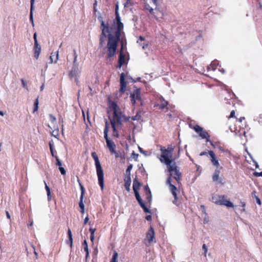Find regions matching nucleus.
Masks as SVG:
<instances>
[{
	"instance_id": "f257e3e1",
	"label": "nucleus",
	"mask_w": 262,
	"mask_h": 262,
	"mask_svg": "<svg viewBox=\"0 0 262 262\" xmlns=\"http://www.w3.org/2000/svg\"><path fill=\"white\" fill-rule=\"evenodd\" d=\"M173 150L174 148L171 145H169L167 148L164 146H161V154L160 160L162 163L166 165L168 170L170 173L169 176L166 181V183L169 185L170 190L174 196L173 203L177 204L178 198L177 191L178 189L176 186L171 184V177H172L178 184L180 183L181 172L180 171L179 167L176 165V163L174 161L176 158L173 159Z\"/></svg>"
},
{
	"instance_id": "f03ea898",
	"label": "nucleus",
	"mask_w": 262,
	"mask_h": 262,
	"mask_svg": "<svg viewBox=\"0 0 262 262\" xmlns=\"http://www.w3.org/2000/svg\"><path fill=\"white\" fill-rule=\"evenodd\" d=\"M114 23H116L117 29L115 32V35L112 34H108V41L106 49H107L106 58L110 59L116 54L118 43L120 40L121 32L123 29V24L121 21L120 16L115 17Z\"/></svg>"
},
{
	"instance_id": "7ed1b4c3",
	"label": "nucleus",
	"mask_w": 262,
	"mask_h": 262,
	"mask_svg": "<svg viewBox=\"0 0 262 262\" xmlns=\"http://www.w3.org/2000/svg\"><path fill=\"white\" fill-rule=\"evenodd\" d=\"M108 107L113 111L112 117H109L111 123L117 124L121 128L123 122L129 121L130 117L125 115L124 112L122 111L116 102L110 101Z\"/></svg>"
},
{
	"instance_id": "20e7f679",
	"label": "nucleus",
	"mask_w": 262,
	"mask_h": 262,
	"mask_svg": "<svg viewBox=\"0 0 262 262\" xmlns=\"http://www.w3.org/2000/svg\"><path fill=\"white\" fill-rule=\"evenodd\" d=\"M109 124L107 121L106 120L105 122V128L104 129V138L105 140L107 147L109 149L111 154H115L116 158L122 157V156L121 153L120 151H116V145L115 143L113 141L110 140L108 138V133L109 132Z\"/></svg>"
},
{
	"instance_id": "39448f33",
	"label": "nucleus",
	"mask_w": 262,
	"mask_h": 262,
	"mask_svg": "<svg viewBox=\"0 0 262 262\" xmlns=\"http://www.w3.org/2000/svg\"><path fill=\"white\" fill-rule=\"evenodd\" d=\"M92 157L95 161V164L96 166V173L98 177V184L101 188V190H103L104 187V173L102 168L101 166L98 157L96 152H92Z\"/></svg>"
},
{
	"instance_id": "423d86ee",
	"label": "nucleus",
	"mask_w": 262,
	"mask_h": 262,
	"mask_svg": "<svg viewBox=\"0 0 262 262\" xmlns=\"http://www.w3.org/2000/svg\"><path fill=\"white\" fill-rule=\"evenodd\" d=\"M211 201L217 205L225 206L228 208L233 207V203L228 199L225 195H213L211 198Z\"/></svg>"
},
{
	"instance_id": "0eeeda50",
	"label": "nucleus",
	"mask_w": 262,
	"mask_h": 262,
	"mask_svg": "<svg viewBox=\"0 0 262 262\" xmlns=\"http://www.w3.org/2000/svg\"><path fill=\"white\" fill-rule=\"evenodd\" d=\"M100 29L102 31L101 34L99 38V46L102 47L103 42L104 41V38L106 37H108V34H111L113 30V28L110 27L108 23L105 24V22L102 20H100Z\"/></svg>"
},
{
	"instance_id": "6e6552de",
	"label": "nucleus",
	"mask_w": 262,
	"mask_h": 262,
	"mask_svg": "<svg viewBox=\"0 0 262 262\" xmlns=\"http://www.w3.org/2000/svg\"><path fill=\"white\" fill-rule=\"evenodd\" d=\"M130 98L133 105L135 106L137 101L139 102L141 105L142 104L143 101L141 97V92L139 89L135 90L133 93L130 94Z\"/></svg>"
},
{
	"instance_id": "1a4fd4ad",
	"label": "nucleus",
	"mask_w": 262,
	"mask_h": 262,
	"mask_svg": "<svg viewBox=\"0 0 262 262\" xmlns=\"http://www.w3.org/2000/svg\"><path fill=\"white\" fill-rule=\"evenodd\" d=\"M193 129L198 134H199V136L202 138L205 139L206 142L210 141V135L203 128L199 126V125H195L193 127Z\"/></svg>"
},
{
	"instance_id": "9d476101",
	"label": "nucleus",
	"mask_w": 262,
	"mask_h": 262,
	"mask_svg": "<svg viewBox=\"0 0 262 262\" xmlns=\"http://www.w3.org/2000/svg\"><path fill=\"white\" fill-rule=\"evenodd\" d=\"M77 181L79 184V186H80V190H81V195H80V201L79 203V206L80 208V212L82 214H83L84 212V205L83 202V197H84V193H85V189L78 178Z\"/></svg>"
},
{
	"instance_id": "9b49d317",
	"label": "nucleus",
	"mask_w": 262,
	"mask_h": 262,
	"mask_svg": "<svg viewBox=\"0 0 262 262\" xmlns=\"http://www.w3.org/2000/svg\"><path fill=\"white\" fill-rule=\"evenodd\" d=\"M222 167H220V168H216L212 176V179L213 182L217 183V184H223L222 182V179L221 177H220V174L221 173L220 169H222Z\"/></svg>"
},
{
	"instance_id": "f8f14e48",
	"label": "nucleus",
	"mask_w": 262,
	"mask_h": 262,
	"mask_svg": "<svg viewBox=\"0 0 262 262\" xmlns=\"http://www.w3.org/2000/svg\"><path fill=\"white\" fill-rule=\"evenodd\" d=\"M125 75L124 73H122L120 76V88L119 92L123 94L125 93L126 88V82L125 81Z\"/></svg>"
},
{
	"instance_id": "ddd939ff",
	"label": "nucleus",
	"mask_w": 262,
	"mask_h": 262,
	"mask_svg": "<svg viewBox=\"0 0 262 262\" xmlns=\"http://www.w3.org/2000/svg\"><path fill=\"white\" fill-rule=\"evenodd\" d=\"M134 193L138 203L142 207V208L143 209L144 211L146 213H150V210L146 207L145 204L143 203L142 199L141 198L139 195L138 191H134Z\"/></svg>"
},
{
	"instance_id": "4468645a",
	"label": "nucleus",
	"mask_w": 262,
	"mask_h": 262,
	"mask_svg": "<svg viewBox=\"0 0 262 262\" xmlns=\"http://www.w3.org/2000/svg\"><path fill=\"white\" fill-rule=\"evenodd\" d=\"M208 154L210 157V161L212 164L216 168H219L220 166L219 160L217 159L214 152L212 150H209Z\"/></svg>"
},
{
	"instance_id": "2eb2a0df",
	"label": "nucleus",
	"mask_w": 262,
	"mask_h": 262,
	"mask_svg": "<svg viewBox=\"0 0 262 262\" xmlns=\"http://www.w3.org/2000/svg\"><path fill=\"white\" fill-rule=\"evenodd\" d=\"M155 234L154 229L152 227L150 226L148 232L146 233V238L148 239V241L149 243L152 242L153 240L155 239Z\"/></svg>"
},
{
	"instance_id": "dca6fc26",
	"label": "nucleus",
	"mask_w": 262,
	"mask_h": 262,
	"mask_svg": "<svg viewBox=\"0 0 262 262\" xmlns=\"http://www.w3.org/2000/svg\"><path fill=\"white\" fill-rule=\"evenodd\" d=\"M81 73V71L78 68V66H73L71 71L69 73V76L71 78L76 77Z\"/></svg>"
},
{
	"instance_id": "f3484780",
	"label": "nucleus",
	"mask_w": 262,
	"mask_h": 262,
	"mask_svg": "<svg viewBox=\"0 0 262 262\" xmlns=\"http://www.w3.org/2000/svg\"><path fill=\"white\" fill-rule=\"evenodd\" d=\"M123 47H121L118 60V67L121 68L125 63V55L122 52Z\"/></svg>"
},
{
	"instance_id": "a211bd4d",
	"label": "nucleus",
	"mask_w": 262,
	"mask_h": 262,
	"mask_svg": "<svg viewBox=\"0 0 262 262\" xmlns=\"http://www.w3.org/2000/svg\"><path fill=\"white\" fill-rule=\"evenodd\" d=\"M124 187L125 189L129 192L130 191V186L132 182L130 177H124Z\"/></svg>"
},
{
	"instance_id": "6ab92c4d",
	"label": "nucleus",
	"mask_w": 262,
	"mask_h": 262,
	"mask_svg": "<svg viewBox=\"0 0 262 262\" xmlns=\"http://www.w3.org/2000/svg\"><path fill=\"white\" fill-rule=\"evenodd\" d=\"M111 124L113 128V136L118 138L119 137V134L117 128L119 127V126L117 125V124H114V123H111Z\"/></svg>"
},
{
	"instance_id": "aec40b11",
	"label": "nucleus",
	"mask_w": 262,
	"mask_h": 262,
	"mask_svg": "<svg viewBox=\"0 0 262 262\" xmlns=\"http://www.w3.org/2000/svg\"><path fill=\"white\" fill-rule=\"evenodd\" d=\"M144 5L143 7V10L145 11H148L150 14H154V9L150 6L147 3V0H144Z\"/></svg>"
},
{
	"instance_id": "412c9836",
	"label": "nucleus",
	"mask_w": 262,
	"mask_h": 262,
	"mask_svg": "<svg viewBox=\"0 0 262 262\" xmlns=\"http://www.w3.org/2000/svg\"><path fill=\"white\" fill-rule=\"evenodd\" d=\"M40 52H41V47L39 46V45L38 44V43H37V46H36V44H34V57L36 59H38V58L39 56V54L40 53Z\"/></svg>"
},
{
	"instance_id": "4be33fe9",
	"label": "nucleus",
	"mask_w": 262,
	"mask_h": 262,
	"mask_svg": "<svg viewBox=\"0 0 262 262\" xmlns=\"http://www.w3.org/2000/svg\"><path fill=\"white\" fill-rule=\"evenodd\" d=\"M216 148L224 153L230 154V151L226 148L224 145L221 144L220 142H216Z\"/></svg>"
},
{
	"instance_id": "5701e85b",
	"label": "nucleus",
	"mask_w": 262,
	"mask_h": 262,
	"mask_svg": "<svg viewBox=\"0 0 262 262\" xmlns=\"http://www.w3.org/2000/svg\"><path fill=\"white\" fill-rule=\"evenodd\" d=\"M68 235L69 240L67 241V244H69L71 248H72L73 247V237L72 232L70 228H68Z\"/></svg>"
},
{
	"instance_id": "b1692460",
	"label": "nucleus",
	"mask_w": 262,
	"mask_h": 262,
	"mask_svg": "<svg viewBox=\"0 0 262 262\" xmlns=\"http://www.w3.org/2000/svg\"><path fill=\"white\" fill-rule=\"evenodd\" d=\"M82 246L83 247V250L86 253L85 259H87L89 257V251L88 243L85 239L82 243Z\"/></svg>"
},
{
	"instance_id": "393cba45",
	"label": "nucleus",
	"mask_w": 262,
	"mask_h": 262,
	"mask_svg": "<svg viewBox=\"0 0 262 262\" xmlns=\"http://www.w3.org/2000/svg\"><path fill=\"white\" fill-rule=\"evenodd\" d=\"M140 186L141 183L137 181V178H135L133 180V188L134 191H138L139 189H140Z\"/></svg>"
},
{
	"instance_id": "a878e982",
	"label": "nucleus",
	"mask_w": 262,
	"mask_h": 262,
	"mask_svg": "<svg viewBox=\"0 0 262 262\" xmlns=\"http://www.w3.org/2000/svg\"><path fill=\"white\" fill-rule=\"evenodd\" d=\"M162 103L160 105L159 104H155L154 106H159V108L161 110H163L165 108H167V106L168 105V102L164 100L163 98H162Z\"/></svg>"
},
{
	"instance_id": "bb28decb",
	"label": "nucleus",
	"mask_w": 262,
	"mask_h": 262,
	"mask_svg": "<svg viewBox=\"0 0 262 262\" xmlns=\"http://www.w3.org/2000/svg\"><path fill=\"white\" fill-rule=\"evenodd\" d=\"M217 65H218V63L217 62V61H213L208 67V69L211 70L212 71H215L216 70V69L217 68Z\"/></svg>"
},
{
	"instance_id": "cd10ccee",
	"label": "nucleus",
	"mask_w": 262,
	"mask_h": 262,
	"mask_svg": "<svg viewBox=\"0 0 262 262\" xmlns=\"http://www.w3.org/2000/svg\"><path fill=\"white\" fill-rule=\"evenodd\" d=\"M256 192L255 191H253L252 192V196L253 199H255L257 203L260 205H261V201L260 199L256 195Z\"/></svg>"
},
{
	"instance_id": "c85d7f7f",
	"label": "nucleus",
	"mask_w": 262,
	"mask_h": 262,
	"mask_svg": "<svg viewBox=\"0 0 262 262\" xmlns=\"http://www.w3.org/2000/svg\"><path fill=\"white\" fill-rule=\"evenodd\" d=\"M133 168V165L129 164L125 171V175L124 177H130V171Z\"/></svg>"
},
{
	"instance_id": "c756f323",
	"label": "nucleus",
	"mask_w": 262,
	"mask_h": 262,
	"mask_svg": "<svg viewBox=\"0 0 262 262\" xmlns=\"http://www.w3.org/2000/svg\"><path fill=\"white\" fill-rule=\"evenodd\" d=\"M118 257V254L116 251H114L113 252V255L112 257V259L110 260V262H117V258Z\"/></svg>"
},
{
	"instance_id": "7c9ffc66",
	"label": "nucleus",
	"mask_w": 262,
	"mask_h": 262,
	"mask_svg": "<svg viewBox=\"0 0 262 262\" xmlns=\"http://www.w3.org/2000/svg\"><path fill=\"white\" fill-rule=\"evenodd\" d=\"M49 147L52 156L55 158V156H57L56 151L54 150L53 145L51 142L49 143Z\"/></svg>"
},
{
	"instance_id": "2f4dec72",
	"label": "nucleus",
	"mask_w": 262,
	"mask_h": 262,
	"mask_svg": "<svg viewBox=\"0 0 262 262\" xmlns=\"http://www.w3.org/2000/svg\"><path fill=\"white\" fill-rule=\"evenodd\" d=\"M44 183H45V188H46V190L47 192V195H48V200H51V191H50V189L49 187L47 185V183H46L45 181H44Z\"/></svg>"
},
{
	"instance_id": "473e14b6",
	"label": "nucleus",
	"mask_w": 262,
	"mask_h": 262,
	"mask_svg": "<svg viewBox=\"0 0 262 262\" xmlns=\"http://www.w3.org/2000/svg\"><path fill=\"white\" fill-rule=\"evenodd\" d=\"M115 16L116 17L120 16L119 13V3L118 2H117L115 4Z\"/></svg>"
},
{
	"instance_id": "72a5a7b5",
	"label": "nucleus",
	"mask_w": 262,
	"mask_h": 262,
	"mask_svg": "<svg viewBox=\"0 0 262 262\" xmlns=\"http://www.w3.org/2000/svg\"><path fill=\"white\" fill-rule=\"evenodd\" d=\"M38 108V99L37 98L34 103V110L33 112L37 111Z\"/></svg>"
},
{
	"instance_id": "f704fd0d",
	"label": "nucleus",
	"mask_w": 262,
	"mask_h": 262,
	"mask_svg": "<svg viewBox=\"0 0 262 262\" xmlns=\"http://www.w3.org/2000/svg\"><path fill=\"white\" fill-rule=\"evenodd\" d=\"M145 195H146V199L150 203V202L151 201V198H152L151 192H150L149 193H147L146 194H145Z\"/></svg>"
},
{
	"instance_id": "c9c22d12",
	"label": "nucleus",
	"mask_w": 262,
	"mask_h": 262,
	"mask_svg": "<svg viewBox=\"0 0 262 262\" xmlns=\"http://www.w3.org/2000/svg\"><path fill=\"white\" fill-rule=\"evenodd\" d=\"M141 118V116L139 114V113H137L135 116L132 117V120L133 121L139 120Z\"/></svg>"
},
{
	"instance_id": "e433bc0d",
	"label": "nucleus",
	"mask_w": 262,
	"mask_h": 262,
	"mask_svg": "<svg viewBox=\"0 0 262 262\" xmlns=\"http://www.w3.org/2000/svg\"><path fill=\"white\" fill-rule=\"evenodd\" d=\"M49 118H50V121L52 123H54L56 122V117L54 116H53L52 114H50Z\"/></svg>"
},
{
	"instance_id": "4c0bfd02",
	"label": "nucleus",
	"mask_w": 262,
	"mask_h": 262,
	"mask_svg": "<svg viewBox=\"0 0 262 262\" xmlns=\"http://www.w3.org/2000/svg\"><path fill=\"white\" fill-rule=\"evenodd\" d=\"M202 249L204 251V255L205 256V257H206L207 252V247L205 244L203 245Z\"/></svg>"
},
{
	"instance_id": "58836bf2",
	"label": "nucleus",
	"mask_w": 262,
	"mask_h": 262,
	"mask_svg": "<svg viewBox=\"0 0 262 262\" xmlns=\"http://www.w3.org/2000/svg\"><path fill=\"white\" fill-rule=\"evenodd\" d=\"M55 159H56V165L58 166L59 167H61L62 166V163L60 162L58 157V156H55Z\"/></svg>"
},
{
	"instance_id": "ea45409f",
	"label": "nucleus",
	"mask_w": 262,
	"mask_h": 262,
	"mask_svg": "<svg viewBox=\"0 0 262 262\" xmlns=\"http://www.w3.org/2000/svg\"><path fill=\"white\" fill-rule=\"evenodd\" d=\"M21 83H22V85L28 91V86L27 85V82L24 80V79H21Z\"/></svg>"
},
{
	"instance_id": "a19ab883",
	"label": "nucleus",
	"mask_w": 262,
	"mask_h": 262,
	"mask_svg": "<svg viewBox=\"0 0 262 262\" xmlns=\"http://www.w3.org/2000/svg\"><path fill=\"white\" fill-rule=\"evenodd\" d=\"M154 4L156 6H158L160 5V2H162L163 0H151Z\"/></svg>"
},
{
	"instance_id": "79ce46f5",
	"label": "nucleus",
	"mask_w": 262,
	"mask_h": 262,
	"mask_svg": "<svg viewBox=\"0 0 262 262\" xmlns=\"http://www.w3.org/2000/svg\"><path fill=\"white\" fill-rule=\"evenodd\" d=\"M33 11L30 10V20L32 22V26H34V22H33Z\"/></svg>"
},
{
	"instance_id": "37998d69",
	"label": "nucleus",
	"mask_w": 262,
	"mask_h": 262,
	"mask_svg": "<svg viewBox=\"0 0 262 262\" xmlns=\"http://www.w3.org/2000/svg\"><path fill=\"white\" fill-rule=\"evenodd\" d=\"M144 190L145 194H146L147 193H149V192H151L148 185H146V186H144Z\"/></svg>"
},
{
	"instance_id": "c03bdc74",
	"label": "nucleus",
	"mask_w": 262,
	"mask_h": 262,
	"mask_svg": "<svg viewBox=\"0 0 262 262\" xmlns=\"http://www.w3.org/2000/svg\"><path fill=\"white\" fill-rule=\"evenodd\" d=\"M59 169L61 174L65 175L66 174V170L62 166L59 167Z\"/></svg>"
},
{
	"instance_id": "a18cd8bd",
	"label": "nucleus",
	"mask_w": 262,
	"mask_h": 262,
	"mask_svg": "<svg viewBox=\"0 0 262 262\" xmlns=\"http://www.w3.org/2000/svg\"><path fill=\"white\" fill-rule=\"evenodd\" d=\"M253 175L256 177H262V171L260 172H253Z\"/></svg>"
},
{
	"instance_id": "49530a36",
	"label": "nucleus",
	"mask_w": 262,
	"mask_h": 262,
	"mask_svg": "<svg viewBox=\"0 0 262 262\" xmlns=\"http://www.w3.org/2000/svg\"><path fill=\"white\" fill-rule=\"evenodd\" d=\"M33 38H34V44H36V46H37L38 41H37V33H35L34 34Z\"/></svg>"
},
{
	"instance_id": "de8ad7c7",
	"label": "nucleus",
	"mask_w": 262,
	"mask_h": 262,
	"mask_svg": "<svg viewBox=\"0 0 262 262\" xmlns=\"http://www.w3.org/2000/svg\"><path fill=\"white\" fill-rule=\"evenodd\" d=\"M130 0H127L126 2L124 3V7H128L129 6H131L132 4L130 3Z\"/></svg>"
},
{
	"instance_id": "09e8293b",
	"label": "nucleus",
	"mask_w": 262,
	"mask_h": 262,
	"mask_svg": "<svg viewBox=\"0 0 262 262\" xmlns=\"http://www.w3.org/2000/svg\"><path fill=\"white\" fill-rule=\"evenodd\" d=\"M234 117H235V111H234V110H232L231 112L230 115L228 118H234Z\"/></svg>"
},
{
	"instance_id": "8fccbe9b",
	"label": "nucleus",
	"mask_w": 262,
	"mask_h": 262,
	"mask_svg": "<svg viewBox=\"0 0 262 262\" xmlns=\"http://www.w3.org/2000/svg\"><path fill=\"white\" fill-rule=\"evenodd\" d=\"M34 0H31L30 1V3H31V8H30V10H34Z\"/></svg>"
},
{
	"instance_id": "3c124183",
	"label": "nucleus",
	"mask_w": 262,
	"mask_h": 262,
	"mask_svg": "<svg viewBox=\"0 0 262 262\" xmlns=\"http://www.w3.org/2000/svg\"><path fill=\"white\" fill-rule=\"evenodd\" d=\"M96 231V229H93V228H90L89 229V231L91 233V235H94V233Z\"/></svg>"
},
{
	"instance_id": "603ef678",
	"label": "nucleus",
	"mask_w": 262,
	"mask_h": 262,
	"mask_svg": "<svg viewBox=\"0 0 262 262\" xmlns=\"http://www.w3.org/2000/svg\"><path fill=\"white\" fill-rule=\"evenodd\" d=\"M73 55H74V58L77 59V54L76 53V51L75 49L73 50Z\"/></svg>"
},
{
	"instance_id": "864d4df0",
	"label": "nucleus",
	"mask_w": 262,
	"mask_h": 262,
	"mask_svg": "<svg viewBox=\"0 0 262 262\" xmlns=\"http://www.w3.org/2000/svg\"><path fill=\"white\" fill-rule=\"evenodd\" d=\"M73 66H78V63H77V59L74 58Z\"/></svg>"
},
{
	"instance_id": "5fc2aeb1",
	"label": "nucleus",
	"mask_w": 262,
	"mask_h": 262,
	"mask_svg": "<svg viewBox=\"0 0 262 262\" xmlns=\"http://www.w3.org/2000/svg\"><path fill=\"white\" fill-rule=\"evenodd\" d=\"M147 221H150L152 220V217L150 215H148L145 217Z\"/></svg>"
},
{
	"instance_id": "6e6d98bb",
	"label": "nucleus",
	"mask_w": 262,
	"mask_h": 262,
	"mask_svg": "<svg viewBox=\"0 0 262 262\" xmlns=\"http://www.w3.org/2000/svg\"><path fill=\"white\" fill-rule=\"evenodd\" d=\"M89 218L88 217V215H87V216L84 220L83 224L86 225L87 224L88 222L89 221Z\"/></svg>"
},
{
	"instance_id": "4d7b16f0",
	"label": "nucleus",
	"mask_w": 262,
	"mask_h": 262,
	"mask_svg": "<svg viewBox=\"0 0 262 262\" xmlns=\"http://www.w3.org/2000/svg\"><path fill=\"white\" fill-rule=\"evenodd\" d=\"M237 119V120L238 121H239V122H241V123H242V121H243V120H245V118L244 117H241V118H239V119Z\"/></svg>"
},
{
	"instance_id": "13d9d810",
	"label": "nucleus",
	"mask_w": 262,
	"mask_h": 262,
	"mask_svg": "<svg viewBox=\"0 0 262 262\" xmlns=\"http://www.w3.org/2000/svg\"><path fill=\"white\" fill-rule=\"evenodd\" d=\"M207 154H208V152H206V151H202L201 152L200 154V156H204V155H207Z\"/></svg>"
},
{
	"instance_id": "bf43d9fd",
	"label": "nucleus",
	"mask_w": 262,
	"mask_h": 262,
	"mask_svg": "<svg viewBox=\"0 0 262 262\" xmlns=\"http://www.w3.org/2000/svg\"><path fill=\"white\" fill-rule=\"evenodd\" d=\"M210 143L211 146L214 148H216V142L214 144L211 141H209Z\"/></svg>"
},
{
	"instance_id": "052dcab7",
	"label": "nucleus",
	"mask_w": 262,
	"mask_h": 262,
	"mask_svg": "<svg viewBox=\"0 0 262 262\" xmlns=\"http://www.w3.org/2000/svg\"><path fill=\"white\" fill-rule=\"evenodd\" d=\"M6 214L7 217L9 219H10L11 216H10V213H9V212L8 211H6Z\"/></svg>"
},
{
	"instance_id": "680f3d73",
	"label": "nucleus",
	"mask_w": 262,
	"mask_h": 262,
	"mask_svg": "<svg viewBox=\"0 0 262 262\" xmlns=\"http://www.w3.org/2000/svg\"><path fill=\"white\" fill-rule=\"evenodd\" d=\"M90 239H91V241L93 243L94 240V235H90Z\"/></svg>"
},
{
	"instance_id": "e2e57ef3",
	"label": "nucleus",
	"mask_w": 262,
	"mask_h": 262,
	"mask_svg": "<svg viewBox=\"0 0 262 262\" xmlns=\"http://www.w3.org/2000/svg\"><path fill=\"white\" fill-rule=\"evenodd\" d=\"M145 40V38L143 36H140L139 37V40L144 41Z\"/></svg>"
},
{
	"instance_id": "0e129e2a",
	"label": "nucleus",
	"mask_w": 262,
	"mask_h": 262,
	"mask_svg": "<svg viewBox=\"0 0 262 262\" xmlns=\"http://www.w3.org/2000/svg\"><path fill=\"white\" fill-rule=\"evenodd\" d=\"M253 162L255 165V168H258V165L257 163L255 161H253Z\"/></svg>"
},
{
	"instance_id": "69168bd1",
	"label": "nucleus",
	"mask_w": 262,
	"mask_h": 262,
	"mask_svg": "<svg viewBox=\"0 0 262 262\" xmlns=\"http://www.w3.org/2000/svg\"><path fill=\"white\" fill-rule=\"evenodd\" d=\"M56 60L55 61H54L55 63H56L57 62V60L58 59V53L57 52V54H56Z\"/></svg>"
},
{
	"instance_id": "338daca9",
	"label": "nucleus",
	"mask_w": 262,
	"mask_h": 262,
	"mask_svg": "<svg viewBox=\"0 0 262 262\" xmlns=\"http://www.w3.org/2000/svg\"><path fill=\"white\" fill-rule=\"evenodd\" d=\"M50 60H51L50 63H53V59H52V55L50 56Z\"/></svg>"
},
{
	"instance_id": "774afa93",
	"label": "nucleus",
	"mask_w": 262,
	"mask_h": 262,
	"mask_svg": "<svg viewBox=\"0 0 262 262\" xmlns=\"http://www.w3.org/2000/svg\"><path fill=\"white\" fill-rule=\"evenodd\" d=\"M241 203H242V207H245V205H246L245 203L244 202H242Z\"/></svg>"
}]
</instances>
